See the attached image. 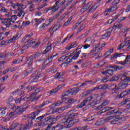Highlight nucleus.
I'll return each instance as SVG.
<instances>
[{
	"mask_svg": "<svg viewBox=\"0 0 130 130\" xmlns=\"http://www.w3.org/2000/svg\"><path fill=\"white\" fill-rule=\"evenodd\" d=\"M76 112V110H74L73 111H70L69 113H70L66 119V122H67V126L66 127L70 128V127H72L75 123H77L80 121V120L78 119H75V116H77L78 115V113Z\"/></svg>",
	"mask_w": 130,
	"mask_h": 130,
	"instance_id": "obj_1",
	"label": "nucleus"
},
{
	"mask_svg": "<svg viewBox=\"0 0 130 130\" xmlns=\"http://www.w3.org/2000/svg\"><path fill=\"white\" fill-rule=\"evenodd\" d=\"M122 112H119V111H116L115 110H112L111 111H109L107 113V115H110L109 117L107 118V120H111L113 119L111 122V124H117L118 122V118H116V114H121Z\"/></svg>",
	"mask_w": 130,
	"mask_h": 130,
	"instance_id": "obj_2",
	"label": "nucleus"
},
{
	"mask_svg": "<svg viewBox=\"0 0 130 130\" xmlns=\"http://www.w3.org/2000/svg\"><path fill=\"white\" fill-rule=\"evenodd\" d=\"M68 125L66 119L63 118L60 121V123L57 124L53 128V130H61L63 129V128H68L67 126Z\"/></svg>",
	"mask_w": 130,
	"mask_h": 130,
	"instance_id": "obj_3",
	"label": "nucleus"
},
{
	"mask_svg": "<svg viewBox=\"0 0 130 130\" xmlns=\"http://www.w3.org/2000/svg\"><path fill=\"white\" fill-rule=\"evenodd\" d=\"M17 17L16 15L12 16H11V18H4L2 20V24H4L6 26V28H9L11 25V22H14L13 20H17Z\"/></svg>",
	"mask_w": 130,
	"mask_h": 130,
	"instance_id": "obj_4",
	"label": "nucleus"
},
{
	"mask_svg": "<svg viewBox=\"0 0 130 130\" xmlns=\"http://www.w3.org/2000/svg\"><path fill=\"white\" fill-rule=\"evenodd\" d=\"M80 90L81 89H80L79 87H74L63 92L62 94V97H64L65 96H68V95L70 94H71V95H76L77 93H78Z\"/></svg>",
	"mask_w": 130,
	"mask_h": 130,
	"instance_id": "obj_5",
	"label": "nucleus"
},
{
	"mask_svg": "<svg viewBox=\"0 0 130 130\" xmlns=\"http://www.w3.org/2000/svg\"><path fill=\"white\" fill-rule=\"evenodd\" d=\"M58 3H59V1H56V3L53 6L45 9L44 11V13L46 14V13H47V12H48L49 11H51V12H50V15H52L53 13H55V12H56V11L58 10V7H57V5H58Z\"/></svg>",
	"mask_w": 130,
	"mask_h": 130,
	"instance_id": "obj_6",
	"label": "nucleus"
},
{
	"mask_svg": "<svg viewBox=\"0 0 130 130\" xmlns=\"http://www.w3.org/2000/svg\"><path fill=\"white\" fill-rule=\"evenodd\" d=\"M31 126H32V122L28 123V125L27 124H21L18 125L17 130H27L30 128Z\"/></svg>",
	"mask_w": 130,
	"mask_h": 130,
	"instance_id": "obj_7",
	"label": "nucleus"
},
{
	"mask_svg": "<svg viewBox=\"0 0 130 130\" xmlns=\"http://www.w3.org/2000/svg\"><path fill=\"white\" fill-rule=\"evenodd\" d=\"M60 117L57 116L56 118H54V116H51L45 118L43 119V122H51V121H56L58 119H59Z\"/></svg>",
	"mask_w": 130,
	"mask_h": 130,
	"instance_id": "obj_8",
	"label": "nucleus"
},
{
	"mask_svg": "<svg viewBox=\"0 0 130 130\" xmlns=\"http://www.w3.org/2000/svg\"><path fill=\"white\" fill-rule=\"evenodd\" d=\"M27 109V108H23L22 107H17V108H15L14 112L15 114H22L25 110Z\"/></svg>",
	"mask_w": 130,
	"mask_h": 130,
	"instance_id": "obj_9",
	"label": "nucleus"
},
{
	"mask_svg": "<svg viewBox=\"0 0 130 130\" xmlns=\"http://www.w3.org/2000/svg\"><path fill=\"white\" fill-rule=\"evenodd\" d=\"M128 62H130V55H127L125 59L123 61H117L116 63V64H122V66H124V64H127Z\"/></svg>",
	"mask_w": 130,
	"mask_h": 130,
	"instance_id": "obj_10",
	"label": "nucleus"
},
{
	"mask_svg": "<svg viewBox=\"0 0 130 130\" xmlns=\"http://www.w3.org/2000/svg\"><path fill=\"white\" fill-rule=\"evenodd\" d=\"M72 108V105L71 104H68L67 106H65L63 107L58 108L57 109V111L60 113L63 111V110H66V109H69V108Z\"/></svg>",
	"mask_w": 130,
	"mask_h": 130,
	"instance_id": "obj_11",
	"label": "nucleus"
},
{
	"mask_svg": "<svg viewBox=\"0 0 130 130\" xmlns=\"http://www.w3.org/2000/svg\"><path fill=\"white\" fill-rule=\"evenodd\" d=\"M33 58H35V55H32L26 60L25 64H27V67H31L32 66V61Z\"/></svg>",
	"mask_w": 130,
	"mask_h": 130,
	"instance_id": "obj_12",
	"label": "nucleus"
},
{
	"mask_svg": "<svg viewBox=\"0 0 130 130\" xmlns=\"http://www.w3.org/2000/svg\"><path fill=\"white\" fill-rule=\"evenodd\" d=\"M48 115V114H45L43 115H42L41 116H39L38 117H37L36 119V122H43V123H45V122H43V118H44V117H46V116H47Z\"/></svg>",
	"mask_w": 130,
	"mask_h": 130,
	"instance_id": "obj_13",
	"label": "nucleus"
},
{
	"mask_svg": "<svg viewBox=\"0 0 130 130\" xmlns=\"http://www.w3.org/2000/svg\"><path fill=\"white\" fill-rule=\"evenodd\" d=\"M130 43V41H128L127 42H124L120 44L118 46V50H120V49H122V48H123L125 46H127L128 44Z\"/></svg>",
	"mask_w": 130,
	"mask_h": 130,
	"instance_id": "obj_14",
	"label": "nucleus"
},
{
	"mask_svg": "<svg viewBox=\"0 0 130 130\" xmlns=\"http://www.w3.org/2000/svg\"><path fill=\"white\" fill-rule=\"evenodd\" d=\"M127 82H125L124 83H119L118 85V90H123L127 87Z\"/></svg>",
	"mask_w": 130,
	"mask_h": 130,
	"instance_id": "obj_15",
	"label": "nucleus"
},
{
	"mask_svg": "<svg viewBox=\"0 0 130 130\" xmlns=\"http://www.w3.org/2000/svg\"><path fill=\"white\" fill-rule=\"evenodd\" d=\"M116 3H114V1L112 3V5L111 6V10L112 12H114V11H116L117 9H118V7L117 6V4H118L119 2L117 1H116Z\"/></svg>",
	"mask_w": 130,
	"mask_h": 130,
	"instance_id": "obj_16",
	"label": "nucleus"
},
{
	"mask_svg": "<svg viewBox=\"0 0 130 130\" xmlns=\"http://www.w3.org/2000/svg\"><path fill=\"white\" fill-rule=\"evenodd\" d=\"M109 90H111V91H117V90H118V87L117 86V85L115 84H112L109 85Z\"/></svg>",
	"mask_w": 130,
	"mask_h": 130,
	"instance_id": "obj_17",
	"label": "nucleus"
},
{
	"mask_svg": "<svg viewBox=\"0 0 130 130\" xmlns=\"http://www.w3.org/2000/svg\"><path fill=\"white\" fill-rule=\"evenodd\" d=\"M35 41H33V39L30 38L29 40L25 43V45L26 46L27 48L30 47L32 44H35Z\"/></svg>",
	"mask_w": 130,
	"mask_h": 130,
	"instance_id": "obj_18",
	"label": "nucleus"
},
{
	"mask_svg": "<svg viewBox=\"0 0 130 130\" xmlns=\"http://www.w3.org/2000/svg\"><path fill=\"white\" fill-rule=\"evenodd\" d=\"M122 27H123V25H122V24L119 23V24H117L116 25H114L113 26V27H110L109 29V30H110V29H111L112 30V29H118V30H120V29H121V28H122Z\"/></svg>",
	"mask_w": 130,
	"mask_h": 130,
	"instance_id": "obj_19",
	"label": "nucleus"
},
{
	"mask_svg": "<svg viewBox=\"0 0 130 130\" xmlns=\"http://www.w3.org/2000/svg\"><path fill=\"white\" fill-rule=\"evenodd\" d=\"M93 4L92 2H89L88 3H87L84 7L83 8L81 9V12H86V11H87V10H88V9H89V8H90V7H91V5Z\"/></svg>",
	"mask_w": 130,
	"mask_h": 130,
	"instance_id": "obj_20",
	"label": "nucleus"
},
{
	"mask_svg": "<svg viewBox=\"0 0 130 130\" xmlns=\"http://www.w3.org/2000/svg\"><path fill=\"white\" fill-rule=\"evenodd\" d=\"M19 34H16L15 36H14L13 37V38L8 41V43H11V42H13V41H16V40H17V39H19L20 37H19Z\"/></svg>",
	"mask_w": 130,
	"mask_h": 130,
	"instance_id": "obj_21",
	"label": "nucleus"
},
{
	"mask_svg": "<svg viewBox=\"0 0 130 130\" xmlns=\"http://www.w3.org/2000/svg\"><path fill=\"white\" fill-rule=\"evenodd\" d=\"M120 80L122 81V82H124V83H127L126 82L130 81L129 77H126L124 74L121 76Z\"/></svg>",
	"mask_w": 130,
	"mask_h": 130,
	"instance_id": "obj_22",
	"label": "nucleus"
},
{
	"mask_svg": "<svg viewBox=\"0 0 130 130\" xmlns=\"http://www.w3.org/2000/svg\"><path fill=\"white\" fill-rule=\"evenodd\" d=\"M71 62H73V57L70 54L69 56V58L64 62V64H69Z\"/></svg>",
	"mask_w": 130,
	"mask_h": 130,
	"instance_id": "obj_23",
	"label": "nucleus"
},
{
	"mask_svg": "<svg viewBox=\"0 0 130 130\" xmlns=\"http://www.w3.org/2000/svg\"><path fill=\"white\" fill-rule=\"evenodd\" d=\"M118 18V15H114V14L113 15V18L111 19L108 20V24H111L112 22H114L116 20H117Z\"/></svg>",
	"mask_w": 130,
	"mask_h": 130,
	"instance_id": "obj_24",
	"label": "nucleus"
},
{
	"mask_svg": "<svg viewBox=\"0 0 130 130\" xmlns=\"http://www.w3.org/2000/svg\"><path fill=\"white\" fill-rule=\"evenodd\" d=\"M112 32V29L110 30L109 31H108L106 34L103 35L102 36L101 39H105L106 37H110V34H111Z\"/></svg>",
	"mask_w": 130,
	"mask_h": 130,
	"instance_id": "obj_25",
	"label": "nucleus"
},
{
	"mask_svg": "<svg viewBox=\"0 0 130 130\" xmlns=\"http://www.w3.org/2000/svg\"><path fill=\"white\" fill-rule=\"evenodd\" d=\"M83 18H84V17H81V18L80 19V21H78V22L76 23L75 24V25H74L73 26V30L77 29V28L78 27V26H79V25L80 24H81V23H82V22H83V21H84V19H83Z\"/></svg>",
	"mask_w": 130,
	"mask_h": 130,
	"instance_id": "obj_26",
	"label": "nucleus"
},
{
	"mask_svg": "<svg viewBox=\"0 0 130 130\" xmlns=\"http://www.w3.org/2000/svg\"><path fill=\"white\" fill-rule=\"evenodd\" d=\"M27 118H28L29 120L32 121L33 119H35L36 118V116L33 112H32L27 116Z\"/></svg>",
	"mask_w": 130,
	"mask_h": 130,
	"instance_id": "obj_27",
	"label": "nucleus"
},
{
	"mask_svg": "<svg viewBox=\"0 0 130 130\" xmlns=\"http://www.w3.org/2000/svg\"><path fill=\"white\" fill-rule=\"evenodd\" d=\"M11 7H12L13 9H16V7H18V8H20V7H24V6L22 4H19L18 3H16L15 4L13 3L12 4H11Z\"/></svg>",
	"mask_w": 130,
	"mask_h": 130,
	"instance_id": "obj_28",
	"label": "nucleus"
},
{
	"mask_svg": "<svg viewBox=\"0 0 130 130\" xmlns=\"http://www.w3.org/2000/svg\"><path fill=\"white\" fill-rule=\"evenodd\" d=\"M62 103V101H58L57 102L52 104L51 107H52V108H54V107L56 106H59V105H60V104H61Z\"/></svg>",
	"mask_w": 130,
	"mask_h": 130,
	"instance_id": "obj_29",
	"label": "nucleus"
},
{
	"mask_svg": "<svg viewBox=\"0 0 130 130\" xmlns=\"http://www.w3.org/2000/svg\"><path fill=\"white\" fill-rule=\"evenodd\" d=\"M44 20H45V19H44V18H40L39 20L37 18H36L34 19L35 22H37L36 23V25H39V24H41V23H42L43 22V21H44Z\"/></svg>",
	"mask_w": 130,
	"mask_h": 130,
	"instance_id": "obj_30",
	"label": "nucleus"
},
{
	"mask_svg": "<svg viewBox=\"0 0 130 130\" xmlns=\"http://www.w3.org/2000/svg\"><path fill=\"white\" fill-rule=\"evenodd\" d=\"M109 108H107V107L103 108L102 110H100L98 112V114L100 115L102 114V113H104L105 112H106V111H108V110H109Z\"/></svg>",
	"mask_w": 130,
	"mask_h": 130,
	"instance_id": "obj_31",
	"label": "nucleus"
},
{
	"mask_svg": "<svg viewBox=\"0 0 130 130\" xmlns=\"http://www.w3.org/2000/svg\"><path fill=\"white\" fill-rule=\"evenodd\" d=\"M87 104V102L86 101H83L80 104L77 106V108H82L83 106H85Z\"/></svg>",
	"mask_w": 130,
	"mask_h": 130,
	"instance_id": "obj_32",
	"label": "nucleus"
},
{
	"mask_svg": "<svg viewBox=\"0 0 130 130\" xmlns=\"http://www.w3.org/2000/svg\"><path fill=\"white\" fill-rule=\"evenodd\" d=\"M123 54L122 53H116L112 56V59H116L117 57H120V55Z\"/></svg>",
	"mask_w": 130,
	"mask_h": 130,
	"instance_id": "obj_33",
	"label": "nucleus"
},
{
	"mask_svg": "<svg viewBox=\"0 0 130 130\" xmlns=\"http://www.w3.org/2000/svg\"><path fill=\"white\" fill-rule=\"evenodd\" d=\"M19 123L18 122L16 123H13L11 125V128H10L11 130H14L17 126H19Z\"/></svg>",
	"mask_w": 130,
	"mask_h": 130,
	"instance_id": "obj_34",
	"label": "nucleus"
},
{
	"mask_svg": "<svg viewBox=\"0 0 130 130\" xmlns=\"http://www.w3.org/2000/svg\"><path fill=\"white\" fill-rule=\"evenodd\" d=\"M118 94L116 96V98L117 99H121V98H122L123 97H124L125 94L123 93V92H118Z\"/></svg>",
	"mask_w": 130,
	"mask_h": 130,
	"instance_id": "obj_35",
	"label": "nucleus"
},
{
	"mask_svg": "<svg viewBox=\"0 0 130 130\" xmlns=\"http://www.w3.org/2000/svg\"><path fill=\"white\" fill-rule=\"evenodd\" d=\"M76 102H77V100H75V99L72 98L67 101V103H68V104H71L72 107V106H73V103H75Z\"/></svg>",
	"mask_w": 130,
	"mask_h": 130,
	"instance_id": "obj_36",
	"label": "nucleus"
},
{
	"mask_svg": "<svg viewBox=\"0 0 130 130\" xmlns=\"http://www.w3.org/2000/svg\"><path fill=\"white\" fill-rule=\"evenodd\" d=\"M7 105L10 109L13 110L14 108L16 109V106H15V105H14L13 103H11L10 102L7 103Z\"/></svg>",
	"mask_w": 130,
	"mask_h": 130,
	"instance_id": "obj_37",
	"label": "nucleus"
},
{
	"mask_svg": "<svg viewBox=\"0 0 130 130\" xmlns=\"http://www.w3.org/2000/svg\"><path fill=\"white\" fill-rule=\"evenodd\" d=\"M51 49V47L50 46H48L46 49L42 52V54H46L47 52L49 51Z\"/></svg>",
	"mask_w": 130,
	"mask_h": 130,
	"instance_id": "obj_38",
	"label": "nucleus"
},
{
	"mask_svg": "<svg viewBox=\"0 0 130 130\" xmlns=\"http://www.w3.org/2000/svg\"><path fill=\"white\" fill-rule=\"evenodd\" d=\"M33 70H34L33 68L28 69L27 70L25 71L24 75L25 76H27V75H29V73H31V72H33Z\"/></svg>",
	"mask_w": 130,
	"mask_h": 130,
	"instance_id": "obj_39",
	"label": "nucleus"
},
{
	"mask_svg": "<svg viewBox=\"0 0 130 130\" xmlns=\"http://www.w3.org/2000/svg\"><path fill=\"white\" fill-rule=\"evenodd\" d=\"M129 101L128 99H126L124 101L121 102L119 104V106H123V105H125Z\"/></svg>",
	"mask_w": 130,
	"mask_h": 130,
	"instance_id": "obj_40",
	"label": "nucleus"
},
{
	"mask_svg": "<svg viewBox=\"0 0 130 130\" xmlns=\"http://www.w3.org/2000/svg\"><path fill=\"white\" fill-rule=\"evenodd\" d=\"M113 49H114V48H111V49H110L108 51H107L106 52V55L108 56L110 54H111V53H112V52H113Z\"/></svg>",
	"mask_w": 130,
	"mask_h": 130,
	"instance_id": "obj_41",
	"label": "nucleus"
},
{
	"mask_svg": "<svg viewBox=\"0 0 130 130\" xmlns=\"http://www.w3.org/2000/svg\"><path fill=\"white\" fill-rule=\"evenodd\" d=\"M56 92H57V89H52V90L48 92V94H50V95H53L54 94H55V93H56Z\"/></svg>",
	"mask_w": 130,
	"mask_h": 130,
	"instance_id": "obj_42",
	"label": "nucleus"
},
{
	"mask_svg": "<svg viewBox=\"0 0 130 130\" xmlns=\"http://www.w3.org/2000/svg\"><path fill=\"white\" fill-rule=\"evenodd\" d=\"M113 68L115 72H116L117 70H122V67L119 66H114Z\"/></svg>",
	"mask_w": 130,
	"mask_h": 130,
	"instance_id": "obj_43",
	"label": "nucleus"
},
{
	"mask_svg": "<svg viewBox=\"0 0 130 130\" xmlns=\"http://www.w3.org/2000/svg\"><path fill=\"white\" fill-rule=\"evenodd\" d=\"M87 127H88V126L85 125L82 127H76L77 130H87Z\"/></svg>",
	"mask_w": 130,
	"mask_h": 130,
	"instance_id": "obj_44",
	"label": "nucleus"
},
{
	"mask_svg": "<svg viewBox=\"0 0 130 130\" xmlns=\"http://www.w3.org/2000/svg\"><path fill=\"white\" fill-rule=\"evenodd\" d=\"M104 123V121H102V120H100V121H98L95 123V125H102V124H103Z\"/></svg>",
	"mask_w": 130,
	"mask_h": 130,
	"instance_id": "obj_45",
	"label": "nucleus"
},
{
	"mask_svg": "<svg viewBox=\"0 0 130 130\" xmlns=\"http://www.w3.org/2000/svg\"><path fill=\"white\" fill-rule=\"evenodd\" d=\"M84 28H85V24H82V25L78 28L77 33H80V32H81V31H82V30H83V29H84Z\"/></svg>",
	"mask_w": 130,
	"mask_h": 130,
	"instance_id": "obj_46",
	"label": "nucleus"
},
{
	"mask_svg": "<svg viewBox=\"0 0 130 130\" xmlns=\"http://www.w3.org/2000/svg\"><path fill=\"white\" fill-rule=\"evenodd\" d=\"M98 8V6H96V5H94L93 6H92L90 9L89 10V12H94L96 9Z\"/></svg>",
	"mask_w": 130,
	"mask_h": 130,
	"instance_id": "obj_47",
	"label": "nucleus"
},
{
	"mask_svg": "<svg viewBox=\"0 0 130 130\" xmlns=\"http://www.w3.org/2000/svg\"><path fill=\"white\" fill-rule=\"evenodd\" d=\"M111 12H112V10H111V9H106L105 11V14L106 16H107V15H109L110 13Z\"/></svg>",
	"mask_w": 130,
	"mask_h": 130,
	"instance_id": "obj_48",
	"label": "nucleus"
},
{
	"mask_svg": "<svg viewBox=\"0 0 130 130\" xmlns=\"http://www.w3.org/2000/svg\"><path fill=\"white\" fill-rule=\"evenodd\" d=\"M128 31H129L128 28H127V27H125L123 28H122L121 32L122 33H123V34H124V33H125V32H128Z\"/></svg>",
	"mask_w": 130,
	"mask_h": 130,
	"instance_id": "obj_49",
	"label": "nucleus"
},
{
	"mask_svg": "<svg viewBox=\"0 0 130 130\" xmlns=\"http://www.w3.org/2000/svg\"><path fill=\"white\" fill-rule=\"evenodd\" d=\"M119 79V77H118V76H113L111 79V81L114 82L115 81H118Z\"/></svg>",
	"mask_w": 130,
	"mask_h": 130,
	"instance_id": "obj_50",
	"label": "nucleus"
},
{
	"mask_svg": "<svg viewBox=\"0 0 130 130\" xmlns=\"http://www.w3.org/2000/svg\"><path fill=\"white\" fill-rule=\"evenodd\" d=\"M49 103V101H46L44 103H43L42 104L40 105L38 107V108H40L42 107L43 106H44V105H46V104H48Z\"/></svg>",
	"mask_w": 130,
	"mask_h": 130,
	"instance_id": "obj_51",
	"label": "nucleus"
},
{
	"mask_svg": "<svg viewBox=\"0 0 130 130\" xmlns=\"http://www.w3.org/2000/svg\"><path fill=\"white\" fill-rule=\"evenodd\" d=\"M41 111H42V110H40V109H39V110H37L36 111H35V112H32L34 113V115H38V114H39L40 113V112H41Z\"/></svg>",
	"mask_w": 130,
	"mask_h": 130,
	"instance_id": "obj_52",
	"label": "nucleus"
},
{
	"mask_svg": "<svg viewBox=\"0 0 130 130\" xmlns=\"http://www.w3.org/2000/svg\"><path fill=\"white\" fill-rule=\"evenodd\" d=\"M51 61H52V60L51 58H50V57L48 58V59H47L45 61H44V63H46V64H48V63H50V62H51Z\"/></svg>",
	"mask_w": 130,
	"mask_h": 130,
	"instance_id": "obj_53",
	"label": "nucleus"
},
{
	"mask_svg": "<svg viewBox=\"0 0 130 130\" xmlns=\"http://www.w3.org/2000/svg\"><path fill=\"white\" fill-rule=\"evenodd\" d=\"M126 19V17H121V18H119L117 20L118 23H119Z\"/></svg>",
	"mask_w": 130,
	"mask_h": 130,
	"instance_id": "obj_54",
	"label": "nucleus"
},
{
	"mask_svg": "<svg viewBox=\"0 0 130 130\" xmlns=\"http://www.w3.org/2000/svg\"><path fill=\"white\" fill-rule=\"evenodd\" d=\"M79 55H80L79 52H77L75 55L73 57V59H77L79 57Z\"/></svg>",
	"mask_w": 130,
	"mask_h": 130,
	"instance_id": "obj_55",
	"label": "nucleus"
},
{
	"mask_svg": "<svg viewBox=\"0 0 130 130\" xmlns=\"http://www.w3.org/2000/svg\"><path fill=\"white\" fill-rule=\"evenodd\" d=\"M98 96L99 95L97 94H92L90 97L91 98V99H96V98H98Z\"/></svg>",
	"mask_w": 130,
	"mask_h": 130,
	"instance_id": "obj_56",
	"label": "nucleus"
},
{
	"mask_svg": "<svg viewBox=\"0 0 130 130\" xmlns=\"http://www.w3.org/2000/svg\"><path fill=\"white\" fill-rule=\"evenodd\" d=\"M108 78H109V76H107L103 78V79L101 80V82H102V83H106V81H106V80L107 79H108Z\"/></svg>",
	"mask_w": 130,
	"mask_h": 130,
	"instance_id": "obj_57",
	"label": "nucleus"
},
{
	"mask_svg": "<svg viewBox=\"0 0 130 130\" xmlns=\"http://www.w3.org/2000/svg\"><path fill=\"white\" fill-rule=\"evenodd\" d=\"M104 64H105V62L102 61L101 62H100L99 64H98V67H99V68H101V67H103Z\"/></svg>",
	"mask_w": 130,
	"mask_h": 130,
	"instance_id": "obj_58",
	"label": "nucleus"
},
{
	"mask_svg": "<svg viewBox=\"0 0 130 130\" xmlns=\"http://www.w3.org/2000/svg\"><path fill=\"white\" fill-rule=\"evenodd\" d=\"M103 89H104V90H106V89L109 90V85L105 84L103 85Z\"/></svg>",
	"mask_w": 130,
	"mask_h": 130,
	"instance_id": "obj_59",
	"label": "nucleus"
},
{
	"mask_svg": "<svg viewBox=\"0 0 130 130\" xmlns=\"http://www.w3.org/2000/svg\"><path fill=\"white\" fill-rule=\"evenodd\" d=\"M62 87H64V84H61V85H59L56 88H55V89H57V92L58 91V90H59V89H60L61 88H62Z\"/></svg>",
	"mask_w": 130,
	"mask_h": 130,
	"instance_id": "obj_60",
	"label": "nucleus"
},
{
	"mask_svg": "<svg viewBox=\"0 0 130 130\" xmlns=\"http://www.w3.org/2000/svg\"><path fill=\"white\" fill-rule=\"evenodd\" d=\"M1 12H3V13H7V12H9V10L3 7L1 9Z\"/></svg>",
	"mask_w": 130,
	"mask_h": 130,
	"instance_id": "obj_61",
	"label": "nucleus"
},
{
	"mask_svg": "<svg viewBox=\"0 0 130 130\" xmlns=\"http://www.w3.org/2000/svg\"><path fill=\"white\" fill-rule=\"evenodd\" d=\"M108 74L110 75V76H113V70H108Z\"/></svg>",
	"mask_w": 130,
	"mask_h": 130,
	"instance_id": "obj_62",
	"label": "nucleus"
},
{
	"mask_svg": "<svg viewBox=\"0 0 130 130\" xmlns=\"http://www.w3.org/2000/svg\"><path fill=\"white\" fill-rule=\"evenodd\" d=\"M35 6L34 5H29V11L30 12H32L33 10H34Z\"/></svg>",
	"mask_w": 130,
	"mask_h": 130,
	"instance_id": "obj_63",
	"label": "nucleus"
},
{
	"mask_svg": "<svg viewBox=\"0 0 130 130\" xmlns=\"http://www.w3.org/2000/svg\"><path fill=\"white\" fill-rule=\"evenodd\" d=\"M39 45H40V42H38L35 44V45L32 46V48H37Z\"/></svg>",
	"mask_w": 130,
	"mask_h": 130,
	"instance_id": "obj_64",
	"label": "nucleus"
}]
</instances>
